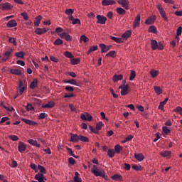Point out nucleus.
I'll use <instances>...</instances> for the list:
<instances>
[{"label": "nucleus", "instance_id": "obj_1", "mask_svg": "<svg viewBox=\"0 0 182 182\" xmlns=\"http://www.w3.org/2000/svg\"><path fill=\"white\" fill-rule=\"evenodd\" d=\"M91 172L95 177H102V178H105L106 177V174L105 172L101 171L97 168V166L96 165H94L92 168H91Z\"/></svg>", "mask_w": 182, "mask_h": 182}, {"label": "nucleus", "instance_id": "obj_2", "mask_svg": "<svg viewBox=\"0 0 182 182\" xmlns=\"http://www.w3.org/2000/svg\"><path fill=\"white\" fill-rule=\"evenodd\" d=\"M157 9L161 15V16L166 21V22L168 21V18H167V16L166 15V11H164V9H163V6L161 4H159L157 6Z\"/></svg>", "mask_w": 182, "mask_h": 182}, {"label": "nucleus", "instance_id": "obj_3", "mask_svg": "<svg viewBox=\"0 0 182 182\" xmlns=\"http://www.w3.org/2000/svg\"><path fill=\"white\" fill-rule=\"evenodd\" d=\"M97 23H100V25L106 24V21H107V18L103 15L98 14L97 15Z\"/></svg>", "mask_w": 182, "mask_h": 182}, {"label": "nucleus", "instance_id": "obj_4", "mask_svg": "<svg viewBox=\"0 0 182 182\" xmlns=\"http://www.w3.org/2000/svg\"><path fill=\"white\" fill-rule=\"evenodd\" d=\"M117 2L119 5H122V8H124V9H130L129 0H118Z\"/></svg>", "mask_w": 182, "mask_h": 182}, {"label": "nucleus", "instance_id": "obj_5", "mask_svg": "<svg viewBox=\"0 0 182 182\" xmlns=\"http://www.w3.org/2000/svg\"><path fill=\"white\" fill-rule=\"evenodd\" d=\"M35 180H37L38 182H46V178L43 173H38L34 176Z\"/></svg>", "mask_w": 182, "mask_h": 182}, {"label": "nucleus", "instance_id": "obj_6", "mask_svg": "<svg viewBox=\"0 0 182 182\" xmlns=\"http://www.w3.org/2000/svg\"><path fill=\"white\" fill-rule=\"evenodd\" d=\"M60 36L62 39H65V41H67V42H72L73 40V38L69 35L68 33L63 32L61 34H60Z\"/></svg>", "mask_w": 182, "mask_h": 182}, {"label": "nucleus", "instance_id": "obj_7", "mask_svg": "<svg viewBox=\"0 0 182 182\" xmlns=\"http://www.w3.org/2000/svg\"><path fill=\"white\" fill-rule=\"evenodd\" d=\"M81 119L83 120V122L87 120L88 122H92L93 120V117L89 114V112H86V114H81Z\"/></svg>", "mask_w": 182, "mask_h": 182}, {"label": "nucleus", "instance_id": "obj_8", "mask_svg": "<svg viewBox=\"0 0 182 182\" xmlns=\"http://www.w3.org/2000/svg\"><path fill=\"white\" fill-rule=\"evenodd\" d=\"M14 8V6L11 3H4L1 4V9L3 11H11Z\"/></svg>", "mask_w": 182, "mask_h": 182}, {"label": "nucleus", "instance_id": "obj_9", "mask_svg": "<svg viewBox=\"0 0 182 182\" xmlns=\"http://www.w3.org/2000/svg\"><path fill=\"white\" fill-rule=\"evenodd\" d=\"M48 31H49V28H37L35 30V33H36V35H44Z\"/></svg>", "mask_w": 182, "mask_h": 182}, {"label": "nucleus", "instance_id": "obj_10", "mask_svg": "<svg viewBox=\"0 0 182 182\" xmlns=\"http://www.w3.org/2000/svg\"><path fill=\"white\" fill-rule=\"evenodd\" d=\"M12 54V50H6L3 53V57L1 58V60L3 62H6L8 59H9L11 55Z\"/></svg>", "mask_w": 182, "mask_h": 182}, {"label": "nucleus", "instance_id": "obj_11", "mask_svg": "<svg viewBox=\"0 0 182 182\" xmlns=\"http://www.w3.org/2000/svg\"><path fill=\"white\" fill-rule=\"evenodd\" d=\"M159 154L161 157L170 159L171 157V151L163 150Z\"/></svg>", "mask_w": 182, "mask_h": 182}, {"label": "nucleus", "instance_id": "obj_12", "mask_svg": "<svg viewBox=\"0 0 182 182\" xmlns=\"http://www.w3.org/2000/svg\"><path fill=\"white\" fill-rule=\"evenodd\" d=\"M119 89H121V95L126 96L129 93V84H127L125 87H119Z\"/></svg>", "mask_w": 182, "mask_h": 182}, {"label": "nucleus", "instance_id": "obj_13", "mask_svg": "<svg viewBox=\"0 0 182 182\" xmlns=\"http://www.w3.org/2000/svg\"><path fill=\"white\" fill-rule=\"evenodd\" d=\"M140 19H141L140 14H137L134 21L133 28H139L140 26Z\"/></svg>", "mask_w": 182, "mask_h": 182}, {"label": "nucleus", "instance_id": "obj_14", "mask_svg": "<svg viewBox=\"0 0 182 182\" xmlns=\"http://www.w3.org/2000/svg\"><path fill=\"white\" fill-rule=\"evenodd\" d=\"M80 174H79V172H75L73 181L70 180L68 182H83V180H82V178H80Z\"/></svg>", "mask_w": 182, "mask_h": 182}, {"label": "nucleus", "instance_id": "obj_15", "mask_svg": "<svg viewBox=\"0 0 182 182\" xmlns=\"http://www.w3.org/2000/svg\"><path fill=\"white\" fill-rule=\"evenodd\" d=\"M103 6H109V5H115L116 1L114 0H102Z\"/></svg>", "mask_w": 182, "mask_h": 182}, {"label": "nucleus", "instance_id": "obj_16", "mask_svg": "<svg viewBox=\"0 0 182 182\" xmlns=\"http://www.w3.org/2000/svg\"><path fill=\"white\" fill-rule=\"evenodd\" d=\"M70 141L73 143H77L79 142V136L76 134H70Z\"/></svg>", "mask_w": 182, "mask_h": 182}, {"label": "nucleus", "instance_id": "obj_17", "mask_svg": "<svg viewBox=\"0 0 182 182\" xmlns=\"http://www.w3.org/2000/svg\"><path fill=\"white\" fill-rule=\"evenodd\" d=\"M18 25V23H16V20L13 19V20H10L7 24H6V27L7 28H15V26H16Z\"/></svg>", "mask_w": 182, "mask_h": 182}, {"label": "nucleus", "instance_id": "obj_18", "mask_svg": "<svg viewBox=\"0 0 182 182\" xmlns=\"http://www.w3.org/2000/svg\"><path fill=\"white\" fill-rule=\"evenodd\" d=\"M22 120L24 123H26V124H28L29 126H37L38 124V122L31 119H22Z\"/></svg>", "mask_w": 182, "mask_h": 182}, {"label": "nucleus", "instance_id": "obj_19", "mask_svg": "<svg viewBox=\"0 0 182 182\" xmlns=\"http://www.w3.org/2000/svg\"><path fill=\"white\" fill-rule=\"evenodd\" d=\"M18 149L20 153H23V151L26 150V145H25L23 142L20 141L18 144Z\"/></svg>", "mask_w": 182, "mask_h": 182}, {"label": "nucleus", "instance_id": "obj_20", "mask_svg": "<svg viewBox=\"0 0 182 182\" xmlns=\"http://www.w3.org/2000/svg\"><path fill=\"white\" fill-rule=\"evenodd\" d=\"M132 36V31L127 30L124 34L122 35L121 39H129Z\"/></svg>", "mask_w": 182, "mask_h": 182}, {"label": "nucleus", "instance_id": "obj_21", "mask_svg": "<svg viewBox=\"0 0 182 182\" xmlns=\"http://www.w3.org/2000/svg\"><path fill=\"white\" fill-rule=\"evenodd\" d=\"M43 109H52L55 107V102L50 101L47 104L42 105Z\"/></svg>", "mask_w": 182, "mask_h": 182}, {"label": "nucleus", "instance_id": "obj_22", "mask_svg": "<svg viewBox=\"0 0 182 182\" xmlns=\"http://www.w3.org/2000/svg\"><path fill=\"white\" fill-rule=\"evenodd\" d=\"M156 21V16H150L147 19L145 20L146 25H151V23H154V21Z\"/></svg>", "mask_w": 182, "mask_h": 182}, {"label": "nucleus", "instance_id": "obj_23", "mask_svg": "<svg viewBox=\"0 0 182 182\" xmlns=\"http://www.w3.org/2000/svg\"><path fill=\"white\" fill-rule=\"evenodd\" d=\"M112 80L114 83L119 82V80H123V75H114L112 77Z\"/></svg>", "mask_w": 182, "mask_h": 182}, {"label": "nucleus", "instance_id": "obj_24", "mask_svg": "<svg viewBox=\"0 0 182 182\" xmlns=\"http://www.w3.org/2000/svg\"><path fill=\"white\" fill-rule=\"evenodd\" d=\"M10 73H11V75H17V76H21V75H22V70L20 69H11Z\"/></svg>", "mask_w": 182, "mask_h": 182}, {"label": "nucleus", "instance_id": "obj_25", "mask_svg": "<svg viewBox=\"0 0 182 182\" xmlns=\"http://www.w3.org/2000/svg\"><path fill=\"white\" fill-rule=\"evenodd\" d=\"M111 178L115 181H123V176L120 174H114Z\"/></svg>", "mask_w": 182, "mask_h": 182}, {"label": "nucleus", "instance_id": "obj_26", "mask_svg": "<svg viewBox=\"0 0 182 182\" xmlns=\"http://www.w3.org/2000/svg\"><path fill=\"white\" fill-rule=\"evenodd\" d=\"M167 102H168V98H166L164 101L161 102L158 109H159V110H164V105L167 104Z\"/></svg>", "mask_w": 182, "mask_h": 182}, {"label": "nucleus", "instance_id": "obj_27", "mask_svg": "<svg viewBox=\"0 0 182 182\" xmlns=\"http://www.w3.org/2000/svg\"><path fill=\"white\" fill-rule=\"evenodd\" d=\"M134 159H136L137 161H143V160H144V155H143V154H134Z\"/></svg>", "mask_w": 182, "mask_h": 182}, {"label": "nucleus", "instance_id": "obj_28", "mask_svg": "<svg viewBox=\"0 0 182 182\" xmlns=\"http://www.w3.org/2000/svg\"><path fill=\"white\" fill-rule=\"evenodd\" d=\"M28 143L31 144V146H36V147H41V144H38V141L35 139H28Z\"/></svg>", "mask_w": 182, "mask_h": 182}, {"label": "nucleus", "instance_id": "obj_29", "mask_svg": "<svg viewBox=\"0 0 182 182\" xmlns=\"http://www.w3.org/2000/svg\"><path fill=\"white\" fill-rule=\"evenodd\" d=\"M148 32L157 35V28L155 26H151L148 29Z\"/></svg>", "mask_w": 182, "mask_h": 182}, {"label": "nucleus", "instance_id": "obj_30", "mask_svg": "<svg viewBox=\"0 0 182 182\" xmlns=\"http://www.w3.org/2000/svg\"><path fill=\"white\" fill-rule=\"evenodd\" d=\"M78 141H82L84 143H89V138L83 135H79Z\"/></svg>", "mask_w": 182, "mask_h": 182}, {"label": "nucleus", "instance_id": "obj_31", "mask_svg": "<svg viewBox=\"0 0 182 182\" xmlns=\"http://www.w3.org/2000/svg\"><path fill=\"white\" fill-rule=\"evenodd\" d=\"M41 21H42V16L38 15L35 18L34 25L35 26H39V23H41Z\"/></svg>", "mask_w": 182, "mask_h": 182}, {"label": "nucleus", "instance_id": "obj_32", "mask_svg": "<svg viewBox=\"0 0 182 182\" xmlns=\"http://www.w3.org/2000/svg\"><path fill=\"white\" fill-rule=\"evenodd\" d=\"M110 39L112 41H114L117 43H123V40H122V37L119 38V37H114V36H110Z\"/></svg>", "mask_w": 182, "mask_h": 182}, {"label": "nucleus", "instance_id": "obj_33", "mask_svg": "<svg viewBox=\"0 0 182 182\" xmlns=\"http://www.w3.org/2000/svg\"><path fill=\"white\" fill-rule=\"evenodd\" d=\"M122 150H123V146H122L119 144H116L114 146V151H115V153H117V154H120V151H122Z\"/></svg>", "mask_w": 182, "mask_h": 182}, {"label": "nucleus", "instance_id": "obj_34", "mask_svg": "<svg viewBox=\"0 0 182 182\" xmlns=\"http://www.w3.org/2000/svg\"><path fill=\"white\" fill-rule=\"evenodd\" d=\"M114 154H116L114 149H108L107 155L110 159H113L114 157Z\"/></svg>", "mask_w": 182, "mask_h": 182}, {"label": "nucleus", "instance_id": "obj_35", "mask_svg": "<svg viewBox=\"0 0 182 182\" xmlns=\"http://www.w3.org/2000/svg\"><path fill=\"white\" fill-rule=\"evenodd\" d=\"M80 63V58H73L70 59V65H79Z\"/></svg>", "mask_w": 182, "mask_h": 182}, {"label": "nucleus", "instance_id": "obj_36", "mask_svg": "<svg viewBox=\"0 0 182 182\" xmlns=\"http://www.w3.org/2000/svg\"><path fill=\"white\" fill-rule=\"evenodd\" d=\"M150 75L153 78L157 77V76H159V71H157L156 70L152 69L150 70Z\"/></svg>", "mask_w": 182, "mask_h": 182}, {"label": "nucleus", "instance_id": "obj_37", "mask_svg": "<svg viewBox=\"0 0 182 182\" xmlns=\"http://www.w3.org/2000/svg\"><path fill=\"white\" fill-rule=\"evenodd\" d=\"M154 90L155 92V93H156V95H161L163 93V90H161V88L160 87H157V86H155L154 87Z\"/></svg>", "mask_w": 182, "mask_h": 182}, {"label": "nucleus", "instance_id": "obj_38", "mask_svg": "<svg viewBox=\"0 0 182 182\" xmlns=\"http://www.w3.org/2000/svg\"><path fill=\"white\" fill-rule=\"evenodd\" d=\"M38 86V79H34L30 84V89H34Z\"/></svg>", "mask_w": 182, "mask_h": 182}, {"label": "nucleus", "instance_id": "obj_39", "mask_svg": "<svg viewBox=\"0 0 182 182\" xmlns=\"http://www.w3.org/2000/svg\"><path fill=\"white\" fill-rule=\"evenodd\" d=\"M117 12L119 15H126V10L122 7L117 8Z\"/></svg>", "mask_w": 182, "mask_h": 182}, {"label": "nucleus", "instance_id": "obj_40", "mask_svg": "<svg viewBox=\"0 0 182 182\" xmlns=\"http://www.w3.org/2000/svg\"><path fill=\"white\" fill-rule=\"evenodd\" d=\"M116 51L115 50H111L108 53L106 54V56L107 58H116Z\"/></svg>", "mask_w": 182, "mask_h": 182}, {"label": "nucleus", "instance_id": "obj_41", "mask_svg": "<svg viewBox=\"0 0 182 182\" xmlns=\"http://www.w3.org/2000/svg\"><path fill=\"white\" fill-rule=\"evenodd\" d=\"M67 151H68V154L72 156V157H74V159H79L78 156L75 155V152L73 151L71 148H67Z\"/></svg>", "mask_w": 182, "mask_h": 182}, {"label": "nucleus", "instance_id": "obj_42", "mask_svg": "<svg viewBox=\"0 0 182 182\" xmlns=\"http://www.w3.org/2000/svg\"><path fill=\"white\" fill-rule=\"evenodd\" d=\"M15 56H16V58H19L20 59H23L25 57V53L23 51L17 52L15 53Z\"/></svg>", "mask_w": 182, "mask_h": 182}, {"label": "nucleus", "instance_id": "obj_43", "mask_svg": "<svg viewBox=\"0 0 182 182\" xmlns=\"http://www.w3.org/2000/svg\"><path fill=\"white\" fill-rule=\"evenodd\" d=\"M38 168L40 171L41 174H46V169L45 168V166H43L41 165H38Z\"/></svg>", "mask_w": 182, "mask_h": 182}, {"label": "nucleus", "instance_id": "obj_44", "mask_svg": "<svg viewBox=\"0 0 182 182\" xmlns=\"http://www.w3.org/2000/svg\"><path fill=\"white\" fill-rule=\"evenodd\" d=\"M75 12V10L73 9H67L65 11V14L66 15L70 16V15H73V13Z\"/></svg>", "mask_w": 182, "mask_h": 182}, {"label": "nucleus", "instance_id": "obj_45", "mask_svg": "<svg viewBox=\"0 0 182 182\" xmlns=\"http://www.w3.org/2000/svg\"><path fill=\"white\" fill-rule=\"evenodd\" d=\"M136 78V71L131 70L130 76H129V80H134Z\"/></svg>", "mask_w": 182, "mask_h": 182}, {"label": "nucleus", "instance_id": "obj_46", "mask_svg": "<svg viewBox=\"0 0 182 182\" xmlns=\"http://www.w3.org/2000/svg\"><path fill=\"white\" fill-rule=\"evenodd\" d=\"M133 170H135V171H141L143 170V167L141 166H137V165H134L132 166Z\"/></svg>", "mask_w": 182, "mask_h": 182}, {"label": "nucleus", "instance_id": "obj_47", "mask_svg": "<svg viewBox=\"0 0 182 182\" xmlns=\"http://www.w3.org/2000/svg\"><path fill=\"white\" fill-rule=\"evenodd\" d=\"M173 112H175V113H178V114H180L181 116H182V108L181 107H176L174 109Z\"/></svg>", "mask_w": 182, "mask_h": 182}, {"label": "nucleus", "instance_id": "obj_48", "mask_svg": "<svg viewBox=\"0 0 182 182\" xmlns=\"http://www.w3.org/2000/svg\"><path fill=\"white\" fill-rule=\"evenodd\" d=\"M102 127H103V122H100L97 123V124H96L97 132H98V130H102Z\"/></svg>", "mask_w": 182, "mask_h": 182}, {"label": "nucleus", "instance_id": "obj_49", "mask_svg": "<svg viewBox=\"0 0 182 182\" xmlns=\"http://www.w3.org/2000/svg\"><path fill=\"white\" fill-rule=\"evenodd\" d=\"M9 139L12 140V141H18V140H19V137L16 135H10L9 136Z\"/></svg>", "mask_w": 182, "mask_h": 182}, {"label": "nucleus", "instance_id": "obj_50", "mask_svg": "<svg viewBox=\"0 0 182 182\" xmlns=\"http://www.w3.org/2000/svg\"><path fill=\"white\" fill-rule=\"evenodd\" d=\"M64 55L65 56V58H68L69 59H72L73 58V54H72V53L69 51H65L64 53Z\"/></svg>", "mask_w": 182, "mask_h": 182}, {"label": "nucleus", "instance_id": "obj_51", "mask_svg": "<svg viewBox=\"0 0 182 182\" xmlns=\"http://www.w3.org/2000/svg\"><path fill=\"white\" fill-rule=\"evenodd\" d=\"M162 130L164 133H165V134H168L169 133H171L170 129L166 126H164L162 127Z\"/></svg>", "mask_w": 182, "mask_h": 182}, {"label": "nucleus", "instance_id": "obj_52", "mask_svg": "<svg viewBox=\"0 0 182 182\" xmlns=\"http://www.w3.org/2000/svg\"><path fill=\"white\" fill-rule=\"evenodd\" d=\"M63 43V41L60 38H58L54 41V45L55 46H60Z\"/></svg>", "mask_w": 182, "mask_h": 182}, {"label": "nucleus", "instance_id": "obj_53", "mask_svg": "<svg viewBox=\"0 0 182 182\" xmlns=\"http://www.w3.org/2000/svg\"><path fill=\"white\" fill-rule=\"evenodd\" d=\"M110 50V48L109 46H102L101 48L102 53H106V52H108Z\"/></svg>", "mask_w": 182, "mask_h": 182}, {"label": "nucleus", "instance_id": "obj_54", "mask_svg": "<svg viewBox=\"0 0 182 182\" xmlns=\"http://www.w3.org/2000/svg\"><path fill=\"white\" fill-rule=\"evenodd\" d=\"M95 50H97V46H92L91 47L88 51L87 52V55H90V53H92V52H95Z\"/></svg>", "mask_w": 182, "mask_h": 182}, {"label": "nucleus", "instance_id": "obj_55", "mask_svg": "<svg viewBox=\"0 0 182 182\" xmlns=\"http://www.w3.org/2000/svg\"><path fill=\"white\" fill-rule=\"evenodd\" d=\"M80 41L86 43V42H89V38L86 37L85 35H82L80 36Z\"/></svg>", "mask_w": 182, "mask_h": 182}, {"label": "nucleus", "instance_id": "obj_56", "mask_svg": "<svg viewBox=\"0 0 182 182\" xmlns=\"http://www.w3.org/2000/svg\"><path fill=\"white\" fill-rule=\"evenodd\" d=\"M68 107L70 109L71 112H75V113H77V109L75 107L73 104H70Z\"/></svg>", "mask_w": 182, "mask_h": 182}, {"label": "nucleus", "instance_id": "obj_57", "mask_svg": "<svg viewBox=\"0 0 182 182\" xmlns=\"http://www.w3.org/2000/svg\"><path fill=\"white\" fill-rule=\"evenodd\" d=\"M26 84L25 83V80H20L18 83V87H25Z\"/></svg>", "mask_w": 182, "mask_h": 182}, {"label": "nucleus", "instance_id": "obj_58", "mask_svg": "<svg viewBox=\"0 0 182 182\" xmlns=\"http://www.w3.org/2000/svg\"><path fill=\"white\" fill-rule=\"evenodd\" d=\"M21 16L23 17L24 21H28L29 19V16H28V14L25 12L21 13Z\"/></svg>", "mask_w": 182, "mask_h": 182}, {"label": "nucleus", "instance_id": "obj_59", "mask_svg": "<svg viewBox=\"0 0 182 182\" xmlns=\"http://www.w3.org/2000/svg\"><path fill=\"white\" fill-rule=\"evenodd\" d=\"M3 107L6 109L8 112H14V109L12 107L6 106V105H3Z\"/></svg>", "mask_w": 182, "mask_h": 182}, {"label": "nucleus", "instance_id": "obj_60", "mask_svg": "<svg viewBox=\"0 0 182 182\" xmlns=\"http://www.w3.org/2000/svg\"><path fill=\"white\" fill-rule=\"evenodd\" d=\"M26 110L28 112H31V110H35V108H33V106L32 104H28L26 106Z\"/></svg>", "mask_w": 182, "mask_h": 182}, {"label": "nucleus", "instance_id": "obj_61", "mask_svg": "<svg viewBox=\"0 0 182 182\" xmlns=\"http://www.w3.org/2000/svg\"><path fill=\"white\" fill-rule=\"evenodd\" d=\"M70 85H73L74 86H79V84H77V81L75 79L70 80Z\"/></svg>", "mask_w": 182, "mask_h": 182}, {"label": "nucleus", "instance_id": "obj_62", "mask_svg": "<svg viewBox=\"0 0 182 182\" xmlns=\"http://www.w3.org/2000/svg\"><path fill=\"white\" fill-rule=\"evenodd\" d=\"M9 42H10V43H13V45H14V46H16V38H10L9 39Z\"/></svg>", "mask_w": 182, "mask_h": 182}, {"label": "nucleus", "instance_id": "obj_63", "mask_svg": "<svg viewBox=\"0 0 182 182\" xmlns=\"http://www.w3.org/2000/svg\"><path fill=\"white\" fill-rule=\"evenodd\" d=\"M65 90H67V92H73L75 90V88H73V87L72 86L67 85L65 87Z\"/></svg>", "mask_w": 182, "mask_h": 182}, {"label": "nucleus", "instance_id": "obj_64", "mask_svg": "<svg viewBox=\"0 0 182 182\" xmlns=\"http://www.w3.org/2000/svg\"><path fill=\"white\" fill-rule=\"evenodd\" d=\"M151 46H159V43L156 40H151Z\"/></svg>", "mask_w": 182, "mask_h": 182}]
</instances>
